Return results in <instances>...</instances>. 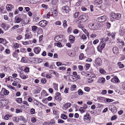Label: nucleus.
<instances>
[{
    "mask_svg": "<svg viewBox=\"0 0 125 125\" xmlns=\"http://www.w3.org/2000/svg\"><path fill=\"white\" fill-rule=\"evenodd\" d=\"M111 16L113 18L118 20L120 18L121 15L119 13H112L111 14Z\"/></svg>",
    "mask_w": 125,
    "mask_h": 125,
    "instance_id": "nucleus-1",
    "label": "nucleus"
},
{
    "mask_svg": "<svg viewBox=\"0 0 125 125\" xmlns=\"http://www.w3.org/2000/svg\"><path fill=\"white\" fill-rule=\"evenodd\" d=\"M88 18V16L86 15H83L79 16L78 19L81 20L85 22Z\"/></svg>",
    "mask_w": 125,
    "mask_h": 125,
    "instance_id": "nucleus-2",
    "label": "nucleus"
},
{
    "mask_svg": "<svg viewBox=\"0 0 125 125\" xmlns=\"http://www.w3.org/2000/svg\"><path fill=\"white\" fill-rule=\"evenodd\" d=\"M55 99L58 101H61L62 98L61 96V94L59 92L56 93L55 94Z\"/></svg>",
    "mask_w": 125,
    "mask_h": 125,
    "instance_id": "nucleus-3",
    "label": "nucleus"
},
{
    "mask_svg": "<svg viewBox=\"0 0 125 125\" xmlns=\"http://www.w3.org/2000/svg\"><path fill=\"white\" fill-rule=\"evenodd\" d=\"M47 24L46 21L44 20H42L39 22V25L41 27H45L46 26Z\"/></svg>",
    "mask_w": 125,
    "mask_h": 125,
    "instance_id": "nucleus-4",
    "label": "nucleus"
},
{
    "mask_svg": "<svg viewBox=\"0 0 125 125\" xmlns=\"http://www.w3.org/2000/svg\"><path fill=\"white\" fill-rule=\"evenodd\" d=\"M95 63L96 65L100 66L102 64V60L100 58H96L95 60Z\"/></svg>",
    "mask_w": 125,
    "mask_h": 125,
    "instance_id": "nucleus-5",
    "label": "nucleus"
},
{
    "mask_svg": "<svg viewBox=\"0 0 125 125\" xmlns=\"http://www.w3.org/2000/svg\"><path fill=\"white\" fill-rule=\"evenodd\" d=\"M63 37L62 35H60L56 36L54 38L55 41L56 42H59L61 41Z\"/></svg>",
    "mask_w": 125,
    "mask_h": 125,
    "instance_id": "nucleus-6",
    "label": "nucleus"
},
{
    "mask_svg": "<svg viewBox=\"0 0 125 125\" xmlns=\"http://www.w3.org/2000/svg\"><path fill=\"white\" fill-rule=\"evenodd\" d=\"M88 107L87 105L85 104H84V106L83 107H81L79 109V111L82 113H83L85 112L84 110L86 109Z\"/></svg>",
    "mask_w": 125,
    "mask_h": 125,
    "instance_id": "nucleus-7",
    "label": "nucleus"
},
{
    "mask_svg": "<svg viewBox=\"0 0 125 125\" xmlns=\"http://www.w3.org/2000/svg\"><path fill=\"white\" fill-rule=\"evenodd\" d=\"M41 51V49L39 47H35L33 49L34 52L36 54H39Z\"/></svg>",
    "mask_w": 125,
    "mask_h": 125,
    "instance_id": "nucleus-8",
    "label": "nucleus"
},
{
    "mask_svg": "<svg viewBox=\"0 0 125 125\" xmlns=\"http://www.w3.org/2000/svg\"><path fill=\"white\" fill-rule=\"evenodd\" d=\"M109 110L114 113H115L117 112V111L116 108L114 106H111V107H109Z\"/></svg>",
    "mask_w": 125,
    "mask_h": 125,
    "instance_id": "nucleus-9",
    "label": "nucleus"
},
{
    "mask_svg": "<svg viewBox=\"0 0 125 125\" xmlns=\"http://www.w3.org/2000/svg\"><path fill=\"white\" fill-rule=\"evenodd\" d=\"M111 81L113 83H119L120 82L119 79L116 76H115L114 78H112Z\"/></svg>",
    "mask_w": 125,
    "mask_h": 125,
    "instance_id": "nucleus-10",
    "label": "nucleus"
},
{
    "mask_svg": "<svg viewBox=\"0 0 125 125\" xmlns=\"http://www.w3.org/2000/svg\"><path fill=\"white\" fill-rule=\"evenodd\" d=\"M98 19L100 22H103L106 20V17L105 16H103L98 17Z\"/></svg>",
    "mask_w": 125,
    "mask_h": 125,
    "instance_id": "nucleus-11",
    "label": "nucleus"
},
{
    "mask_svg": "<svg viewBox=\"0 0 125 125\" xmlns=\"http://www.w3.org/2000/svg\"><path fill=\"white\" fill-rule=\"evenodd\" d=\"M69 39L70 41V42L71 43H73L75 40V37L72 35H70L69 36Z\"/></svg>",
    "mask_w": 125,
    "mask_h": 125,
    "instance_id": "nucleus-12",
    "label": "nucleus"
},
{
    "mask_svg": "<svg viewBox=\"0 0 125 125\" xmlns=\"http://www.w3.org/2000/svg\"><path fill=\"white\" fill-rule=\"evenodd\" d=\"M62 9L65 11L66 13H68L69 11V8L67 6L63 7Z\"/></svg>",
    "mask_w": 125,
    "mask_h": 125,
    "instance_id": "nucleus-13",
    "label": "nucleus"
},
{
    "mask_svg": "<svg viewBox=\"0 0 125 125\" xmlns=\"http://www.w3.org/2000/svg\"><path fill=\"white\" fill-rule=\"evenodd\" d=\"M2 91H3L4 94L6 95H8L9 93V91L6 90L5 88H2Z\"/></svg>",
    "mask_w": 125,
    "mask_h": 125,
    "instance_id": "nucleus-14",
    "label": "nucleus"
},
{
    "mask_svg": "<svg viewBox=\"0 0 125 125\" xmlns=\"http://www.w3.org/2000/svg\"><path fill=\"white\" fill-rule=\"evenodd\" d=\"M105 79L104 78H101L99 79H98V81L97 82V83H104L105 82Z\"/></svg>",
    "mask_w": 125,
    "mask_h": 125,
    "instance_id": "nucleus-15",
    "label": "nucleus"
},
{
    "mask_svg": "<svg viewBox=\"0 0 125 125\" xmlns=\"http://www.w3.org/2000/svg\"><path fill=\"white\" fill-rule=\"evenodd\" d=\"M113 51L114 53L115 54H117L118 52V50L117 47H114L113 49Z\"/></svg>",
    "mask_w": 125,
    "mask_h": 125,
    "instance_id": "nucleus-16",
    "label": "nucleus"
},
{
    "mask_svg": "<svg viewBox=\"0 0 125 125\" xmlns=\"http://www.w3.org/2000/svg\"><path fill=\"white\" fill-rule=\"evenodd\" d=\"M105 45V44L104 43H103L101 45V46L100 47L101 49H99V47H97V49L98 51L100 52H101L102 50L104 47Z\"/></svg>",
    "mask_w": 125,
    "mask_h": 125,
    "instance_id": "nucleus-17",
    "label": "nucleus"
},
{
    "mask_svg": "<svg viewBox=\"0 0 125 125\" xmlns=\"http://www.w3.org/2000/svg\"><path fill=\"white\" fill-rule=\"evenodd\" d=\"M89 115L88 114H86L84 116V120H89L90 119V117L89 116Z\"/></svg>",
    "mask_w": 125,
    "mask_h": 125,
    "instance_id": "nucleus-18",
    "label": "nucleus"
},
{
    "mask_svg": "<svg viewBox=\"0 0 125 125\" xmlns=\"http://www.w3.org/2000/svg\"><path fill=\"white\" fill-rule=\"evenodd\" d=\"M57 12L56 10H54L52 12V15L53 17H54L57 15Z\"/></svg>",
    "mask_w": 125,
    "mask_h": 125,
    "instance_id": "nucleus-19",
    "label": "nucleus"
},
{
    "mask_svg": "<svg viewBox=\"0 0 125 125\" xmlns=\"http://www.w3.org/2000/svg\"><path fill=\"white\" fill-rule=\"evenodd\" d=\"M85 58V57L84 56V54L83 53H80L79 57V59L80 60H82Z\"/></svg>",
    "mask_w": 125,
    "mask_h": 125,
    "instance_id": "nucleus-20",
    "label": "nucleus"
},
{
    "mask_svg": "<svg viewBox=\"0 0 125 125\" xmlns=\"http://www.w3.org/2000/svg\"><path fill=\"white\" fill-rule=\"evenodd\" d=\"M58 0H52L51 3L54 5H56L57 4Z\"/></svg>",
    "mask_w": 125,
    "mask_h": 125,
    "instance_id": "nucleus-21",
    "label": "nucleus"
},
{
    "mask_svg": "<svg viewBox=\"0 0 125 125\" xmlns=\"http://www.w3.org/2000/svg\"><path fill=\"white\" fill-rule=\"evenodd\" d=\"M61 118L63 119H66L67 118L66 115L63 114H62L61 116Z\"/></svg>",
    "mask_w": 125,
    "mask_h": 125,
    "instance_id": "nucleus-22",
    "label": "nucleus"
},
{
    "mask_svg": "<svg viewBox=\"0 0 125 125\" xmlns=\"http://www.w3.org/2000/svg\"><path fill=\"white\" fill-rule=\"evenodd\" d=\"M4 103V101L3 100H0V107H3L5 106V104Z\"/></svg>",
    "mask_w": 125,
    "mask_h": 125,
    "instance_id": "nucleus-23",
    "label": "nucleus"
},
{
    "mask_svg": "<svg viewBox=\"0 0 125 125\" xmlns=\"http://www.w3.org/2000/svg\"><path fill=\"white\" fill-rule=\"evenodd\" d=\"M118 64L119 66V68H123L124 66L123 64H122V63L121 62H118Z\"/></svg>",
    "mask_w": 125,
    "mask_h": 125,
    "instance_id": "nucleus-24",
    "label": "nucleus"
},
{
    "mask_svg": "<svg viewBox=\"0 0 125 125\" xmlns=\"http://www.w3.org/2000/svg\"><path fill=\"white\" fill-rule=\"evenodd\" d=\"M77 92L79 95H82L83 94V91L80 89L78 90Z\"/></svg>",
    "mask_w": 125,
    "mask_h": 125,
    "instance_id": "nucleus-25",
    "label": "nucleus"
},
{
    "mask_svg": "<svg viewBox=\"0 0 125 125\" xmlns=\"http://www.w3.org/2000/svg\"><path fill=\"white\" fill-rule=\"evenodd\" d=\"M95 2L96 3V5H98L101 4L102 2V1L100 0H96Z\"/></svg>",
    "mask_w": 125,
    "mask_h": 125,
    "instance_id": "nucleus-26",
    "label": "nucleus"
},
{
    "mask_svg": "<svg viewBox=\"0 0 125 125\" xmlns=\"http://www.w3.org/2000/svg\"><path fill=\"white\" fill-rule=\"evenodd\" d=\"M19 27V25H15L13 26V27L11 28V29L12 30H14Z\"/></svg>",
    "mask_w": 125,
    "mask_h": 125,
    "instance_id": "nucleus-27",
    "label": "nucleus"
},
{
    "mask_svg": "<svg viewBox=\"0 0 125 125\" xmlns=\"http://www.w3.org/2000/svg\"><path fill=\"white\" fill-rule=\"evenodd\" d=\"M53 85L54 88L56 90H58V84L55 83H54L53 84Z\"/></svg>",
    "mask_w": 125,
    "mask_h": 125,
    "instance_id": "nucleus-28",
    "label": "nucleus"
},
{
    "mask_svg": "<svg viewBox=\"0 0 125 125\" xmlns=\"http://www.w3.org/2000/svg\"><path fill=\"white\" fill-rule=\"evenodd\" d=\"M16 101L18 103H21L22 102V99L21 98H17L16 99Z\"/></svg>",
    "mask_w": 125,
    "mask_h": 125,
    "instance_id": "nucleus-29",
    "label": "nucleus"
},
{
    "mask_svg": "<svg viewBox=\"0 0 125 125\" xmlns=\"http://www.w3.org/2000/svg\"><path fill=\"white\" fill-rule=\"evenodd\" d=\"M37 28V27L36 26H32V30L33 31H36Z\"/></svg>",
    "mask_w": 125,
    "mask_h": 125,
    "instance_id": "nucleus-30",
    "label": "nucleus"
},
{
    "mask_svg": "<svg viewBox=\"0 0 125 125\" xmlns=\"http://www.w3.org/2000/svg\"><path fill=\"white\" fill-rule=\"evenodd\" d=\"M21 61L23 62L26 63L27 62V60L25 58L23 57L22 58Z\"/></svg>",
    "mask_w": 125,
    "mask_h": 125,
    "instance_id": "nucleus-31",
    "label": "nucleus"
},
{
    "mask_svg": "<svg viewBox=\"0 0 125 125\" xmlns=\"http://www.w3.org/2000/svg\"><path fill=\"white\" fill-rule=\"evenodd\" d=\"M71 104L69 103H66L65 106V107L66 108H68L70 107Z\"/></svg>",
    "mask_w": 125,
    "mask_h": 125,
    "instance_id": "nucleus-32",
    "label": "nucleus"
},
{
    "mask_svg": "<svg viewBox=\"0 0 125 125\" xmlns=\"http://www.w3.org/2000/svg\"><path fill=\"white\" fill-rule=\"evenodd\" d=\"M19 46L18 44L17 43H15L14 45V47L15 49H17L18 48Z\"/></svg>",
    "mask_w": 125,
    "mask_h": 125,
    "instance_id": "nucleus-33",
    "label": "nucleus"
},
{
    "mask_svg": "<svg viewBox=\"0 0 125 125\" xmlns=\"http://www.w3.org/2000/svg\"><path fill=\"white\" fill-rule=\"evenodd\" d=\"M21 21V19L20 18H18L16 20V22L17 23H19Z\"/></svg>",
    "mask_w": 125,
    "mask_h": 125,
    "instance_id": "nucleus-34",
    "label": "nucleus"
},
{
    "mask_svg": "<svg viewBox=\"0 0 125 125\" xmlns=\"http://www.w3.org/2000/svg\"><path fill=\"white\" fill-rule=\"evenodd\" d=\"M22 112V111L21 110L18 108H17L16 109V113H17L21 112Z\"/></svg>",
    "mask_w": 125,
    "mask_h": 125,
    "instance_id": "nucleus-35",
    "label": "nucleus"
},
{
    "mask_svg": "<svg viewBox=\"0 0 125 125\" xmlns=\"http://www.w3.org/2000/svg\"><path fill=\"white\" fill-rule=\"evenodd\" d=\"M56 105V104L54 103H50L48 104V105L51 107H52L53 105Z\"/></svg>",
    "mask_w": 125,
    "mask_h": 125,
    "instance_id": "nucleus-36",
    "label": "nucleus"
},
{
    "mask_svg": "<svg viewBox=\"0 0 125 125\" xmlns=\"http://www.w3.org/2000/svg\"><path fill=\"white\" fill-rule=\"evenodd\" d=\"M114 100L112 99L107 98L106 99V101L107 102H113L114 101Z\"/></svg>",
    "mask_w": 125,
    "mask_h": 125,
    "instance_id": "nucleus-37",
    "label": "nucleus"
},
{
    "mask_svg": "<svg viewBox=\"0 0 125 125\" xmlns=\"http://www.w3.org/2000/svg\"><path fill=\"white\" fill-rule=\"evenodd\" d=\"M100 72L101 73L104 74L105 73V70L102 69H100Z\"/></svg>",
    "mask_w": 125,
    "mask_h": 125,
    "instance_id": "nucleus-38",
    "label": "nucleus"
},
{
    "mask_svg": "<svg viewBox=\"0 0 125 125\" xmlns=\"http://www.w3.org/2000/svg\"><path fill=\"white\" fill-rule=\"evenodd\" d=\"M44 66L46 67H50L49 64L47 62H46L44 64Z\"/></svg>",
    "mask_w": 125,
    "mask_h": 125,
    "instance_id": "nucleus-39",
    "label": "nucleus"
},
{
    "mask_svg": "<svg viewBox=\"0 0 125 125\" xmlns=\"http://www.w3.org/2000/svg\"><path fill=\"white\" fill-rule=\"evenodd\" d=\"M64 121L61 119H58V123H64Z\"/></svg>",
    "mask_w": 125,
    "mask_h": 125,
    "instance_id": "nucleus-40",
    "label": "nucleus"
},
{
    "mask_svg": "<svg viewBox=\"0 0 125 125\" xmlns=\"http://www.w3.org/2000/svg\"><path fill=\"white\" fill-rule=\"evenodd\" d=\"M22 38V36L21 35H20L17 36L16 38V39L18 40H21Z\"/></svg>",
    "mask_w": 125,
    "mask_h": 125,
    "instance_id": "nucleus-41",
    "label": "nucleus"
},
{
    "mask_svg": "<svg viewBox=\"0 0 125 125\" xmlns=\"http://www.w3.org/2000/svg\"><path fill=\"white\" fill-rule=\"evenodd\" d=\"M90 88L88 87H85L84 88V90L86 91L89 92L90 90Z\"/></svg>",
    "mask_w": 125,
    "mask_h": 125,
    "instance_id": "nucleus-42",
    "label": "nucleus"
},
{
    "mask_svg": "<svg viewBox=\"0 0 125 125\" xmlns=\"http://www.w3.org/2000/svg\"><path fill=\"white\" fill-rule=\"evenodd\" d=\"M30 112L31 114H34L35 112V110L34 109L32 108L30 110Z\"/></svg>",
    "mask_w": 125,
    "mask_h": 125,
    "instance_id": "nucleus-43",
    "label": "nucleus"
},
{
    "mask_svg": "<svg viewBox=\"0 0 125 125\" xmlns=\"http://www.w3.org/2000/svg\"><path fill=\"white\" fill-rule=\"evenodd\" d=\"M55 124L54 121L53 119H51L50 120V124L51 125Z\"/></svg>",
    "mask_w": 125,
    "mask_h": 125,
    "instance_id": "nucleus-44",
    "label": "nucleus"
},
{
    "mask_svg": "<svg viewBox=\"0 0 125 125\" xmlns=\"http://www.w3.org/2000/svg\"><path fill=\"white\" fill-rule=\"evenodd\" d=\"M99 40L98 39H96L93 42V43L94 44H96L99 42Z\"/></svg>",
    "mask_w": 125,
    "mask_h": 125,
    "instance_id": "nucleus-45",
    "label": "nucleus"
},
{
    "mask_svg": "<svg viewBox=\"0 0 125 125\" xmlns=\"http://www.w3.org/2000/svg\"><path fill=\"white\" fill-rule=\"evenodd\" d=\"M66 69V68L64 66H62L60 67L59 68V70H65Z\"/></svg>",
    "mask_w": 125,
    "mask_h": 125,
    "instance_id": "nucleus-46",
    "label": "nucleus"
},
{
    "mask_svg": "<svg viewBox=\"0 0 125 125\" xmlns=\"http://www.w3.org/2000/svg\"><path fill=\"white\" fill-rule=\"evenodd\" d=\"M79 12H76L74 15V17L75 18H77L78 17V15H79Z\"/></svg>",
    "mask_w": 125,
    "mask_h": 125,
    "instance_id": "nucleus-47",
    "label": "nucleus"
},
{
    "mask_svg": "<svg viewBox=\"0 0 125 125\" xmlns=\"http://www.w3.org/2000/svg\"><path fill=\"white\" fill-rule=\"evenodd\" d=\"M1 26L3 28V29H5L6 27V24L4 23H2Z\"/></svg>",
    "mask_w": 125,
    "mask_h": 125,
    "instance_id": "nucleus-48",
    "label": "nucleus"
},
{
    "mask_svg": "<svg viewBox=\"0 0 125 125\" xmlns=\"http://www.w3.org/2000/svg\"><path fill=\"white\" fill-rule=\"evenodd\" d=\"M96 35L95 34H92L90 35V37L92 38H94L96 37Z\"/></svg>",
    "mask_w": 125,
    "mask_h": 125,
    "instance_id": "nucleus-49",
    "label": "nucleus"
},
{
    "mask_svg": "<svg viewBox=\"0 0 125 125\" xmlns=\"http://www.w3.org/2000/svg\"><path fill=\"white\" fill-rule=\"evenodd\" d=\"M56 45L58 47H61L62 46V45L61 42H59L57 43Z\"/></svg>",
    "mask_w": 125,
    "mask_h": 125,
    "instance_id": "nucleus-50",
    "label": "nucleus"
},
{
    "mask_svg": "<svg viewBox=\"0 0 125 125\" xmlns=\"http://www.w3.org/2000/svg\"><path fill=\"white\" fill-rule=\"evenodd\" d=\"M117 118V116L115 115L113 116L111 119V120H115Z\"/></svg>",
    "mask_w": 125,
    "mask_h": 125,
    "instance_id": "nucleus-51",
    "label": "nucleus"
},
{
    "mask_svg": "<svg viewBox=\"0 0 125 125\" xmlns=\"http://www.w3.org/2000/svg\"><path fill=\"white\" fill-rule=\"evenodd\" d=\"M42 83H45L46 82V80L45 78H43L41 80Z\"/></svg>",
    "mask_w": 125,
    "mask_h": 125,
    "instance_id": "nucleus-52",
    "label": "nucleus"
},
{
    "mask_svg": "<svg viewBox=\"0 0 125 125\" xmlns=\"http://www.w3.org/2000/svg\"><path fill=\"white\" fill-rule=\"evenodd\" d=\"M36 121V119L34 117H33L31 119V121L33 123L35 122Z\"/></svg>",
    "mask_w": 125,
    "mask_h": 125,
    "instance_id": "nucleus-53",
    "label": "nucleus"
},
{
    "mask_svg": "<svg viewBox=\"0 0 125 125\" xmlns=\"http://www.w3.org/2000/svg\"><path fill=\"white\" fill-rule=\"evenodd\" d=\"M81 38L83 40L86 39L87 37L86 36L84 35H83L81 36Z\"/></svg>",
    "mask_w": 125,
    "mask_h": 125,
    "instance_id": "nucleus-54",
    "label": "nucleus"
},
{
    "mask_svg": "<svg viewBox=\"0 0 125 125\" xmlns=\"http://www.w3.org/2000/svg\"><path fill=\"white\" fill-rule=\"evenodd\" d=\"M41 54L42 56H45L46 55V52L45 51H44Z\"/></svg>",
    "mask_w": 125,
    "mask_h": 125,
    "instance_id": "nucleus-55",
    "label": "nucleus"
},
{
    "mask_svg": "<svg viewBox=\"0 0 125 125\" xmlns=\"http://www.w3.org/2000/svg\"><path fill=\"white\" fill-rule=\"evenodd\" d=\"M81 1L80 0H79L76 3V4L75 5L76 6H78L79 5H80L81 4Z\"/></svg>",
    "mask_w": 125,
    "mask_h": 125,
    "instance_id": "nucleus-56",
    "label": "nucleus"
},
{
    "mask_svg": "<svg viewBox=\"0 0 125 125\" xmlns=\"http://www.w3.org/2000/svg\"><path fill=\"white\" fill-rule=\"evenodd\" d=\"M21 52L24 53L26 52V50L24 48H21Z\"/></svg>",
    "mask_w": 125,
    "mask_h": 125,
    "instance_id": "nucleus-57",
    "label": "nucleus"
},
{
    "mask_svg": "<svg viewBox=\"0 0 125 125\" xmlns=\"http://www.w3.org/2000/svg\"><path fill=\"white\" fill-rule=\"evenodd\" d=\"M94 24L93 23H91L90 24V26L91 27V28L93 30H94L95 29V27L93 28V26H94Z\"/></svg>",
    "mask_w": 125,
    "mask_h": 125,
    "instance_id": "nucleus-58",
    "label": "nucleus"
},
{
    "mask_svg": "<svg viewBox=\"0 0 125 125\" xmlns=\"http://www.w3.org/2000/svg\"><path fill=\"white\" fill-rule=\"evenodd\" d=\"M43 36L42 35H40L39 37V41H42V38H43Z\"/></svg>",
    "mask_w": 125,
    "mask_h": 125,
    "instance_id": "nucleus-59",
    "label": "nucleus"
},
{
    "mask_svg": "<svg viewBox=\"0 0 125 125\" xmlns=\"http://www.w3.org/2000/svg\"><path fill=\"white\" fill-rule=\"evenodd\" d=\"M20 119L21 120H22L23 121H25V119L24 118L23 116H21Z\"/></svg>",
    "mask_w": 125,
    "mask_h": 125,
    "instance_id": "nucleus-60",
    "label": "nucleus"
},
{
    "mask_svg": "<svg viewBox=\"0 0 125 125\" xmlns=\"http://www.w3.org/2000/svg\"><path fill=\"white\" fill-rule=\"evenodd\" d=\"M42 6L43 8H44L47 9L48 7L47 5H45L44 4H42Z\"/></svg>",
    "mask_w": 125,
    "mask_h": 125,
    "instance_id": "nucleus-61",
    "label": "nucleus"
},
{
    "mask_svg": "<svg viewBox=\"0 0 125 125\" xmlns=\"http://www.w3.org/2000/svg\"><path fill=\"white\" fill-rule=\"evenodd\" d=\"M5 51L6 53L7 54H9L10 53V51L9 49H6Z\"/></svg>",
    "mask_w": 125,
    "mask_h": 125,
    "instance_id": "nucleus-62",
    "label": "nucleus"
},
{
    "mask_svg": "<svg viewBox=\"0 0 125 125\" xmlns=\"http://www.w3.org/2000/svg\"><path fill=\"white\" fill-rule=\"evenodd\" d=\"M107 93L106 91L105 90H103L101 92V94H105Z\"/></svg>",
    "mask_w": 125,
    "mask_h": 125,
    "instance_id": "nucleus-63",
    "label": "nucleus"
},
{
    "mask_svg": "<svg viewBox=\"0 0 125 125\" xmlns=\"http://www.w3.org/2000/svg\"><path fill=\"white\" fill-rule=\"evenodd\" d=\"M92 61V59L90 58H89L86 59V61L90 62H91Z\"/></svg>",
    "mask_w": 125,
    "mask_h": 125,
    "instance_id": "nucleus-64",
    "label": "nucleus"
}]
</instances>
